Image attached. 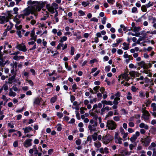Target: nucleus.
Masks as SVG:
<instances>
[{"label": "nucleus", "instance_id": "nucleus-1", "mask_svg": "<svg viewBox=\"0 0 156 156\" xmlns=\"http://www.w3.org/2000/svg\"><path fill=\"white\" fill-rule=\"evenodd\" d=\"M27 3L28 5H30L29 6L30 7V8L33 13L35 12L40 11L41 8L44 5V3L43 2L39 4L37 1L32 2L31 0L28 1Z\"/></svg>", "mask_w": 156, "mask_h": 156}, {"label": "nucleus", "instance_id": "nucleus-2", "mask_svg": "<svg viewBox=\"0 0 156 156\" xmlns=\"http://www.w3.org/2000/svg\"><path fill=\"white\" fill-rule=\"evenodd\" d=\"M98 116H95L93 119H90L89 121V124L88 128L90 133L95 132L97 131V127L98 126L97 119Z\"/></svg>", "mask_w": 156, "mask_h": 156}, {"label": "nucleus", "instance_id": "nucleus-3", "mask_svg": "<svg viewBox=\"0 0 156 156\" xmlns=\"http://www.w3.org/2000/svg\"><path fill=\"white\" fill-rule=\"evenodd\" d=\"M113 139V137L112 136L109 134H107L102 136V142L104 144H107L112 140Z\"/></svg>", "mask_w": 156, "mask_h": 156}, {"label": "nucleus", "instance_id": "nucleus-4", "mask_svg": "<svg viewBox=\"0 0 156 156\" xmlns=\"http://www.w3.org/2000/svg\"><path fill=\"white\" fill-rule=\"evenodd\" d=\"M30 8L28 6L27 8L25 9L23 11V13L19 15V18L22 17L23 19H24L25 16H28L30 13L33 14V13Z\"/></svg>", "mask_w": 156, "mask_h": 156}, {"label": "nucleus", "instance_id": "nucleus-5", "mask_svg": "<svg viewBox=\"0 0 156 156\" xmlns=\"http://www.w3.org/2000/svg\"><path fill=\"white\" fill-rule=\"evenodd\" d=\"M116 126V123L113 120H108L107 122L106 126L108 129H115Z\"/></svg>", "mask_w": 156, "mask_h": 156}, {"label": "nucleus", "instance_id": "nucleus-6", "mask_svg": "<svg viewBox=\"0 0 156 156\" xmlns=\"http://www.w3.org/2000/svg\"><path fill=\"white\" fill-rule=\"evenodd\" d=\"M114 140L115 142L117 144H121L122 143V139L120 137L119 135V133L117 132L115 133Z\"/></svg>", "mask_w": 156, "mask_h": 156}, {"label": "nucleus", "instance_id": "nucleus-7", "mask_svg": "<svg viewBox=\"0 0 156 156\" xmlns=\"http://www.w3.org/2000/svg\"><path fill=\"white\" fill-rule=\"evenodd\" d=\"M151 140V137L150 136H147L146 137L144 138L141 141L142 143L144 144L145 146H147L149 144Z\"/></svg>", "mask_w": 156, "mask_h": 156}, {"label": "nucleus", "instance_id": "nucleus-8", "mask_svg": "<svg viewBox=\"0 0 156 156\" xmlns=\"http://www.w3.org/2000/svg\"><path fill=\"white\" fill-rule=\"evenodd\" d=\"M16 48L19 50L23 52H25L27 51L26 46L23 44H18L16 47Z\"/></svg>", "mask_w": 156, "mask_h": 156}, {"label": "nucleus", "instance_id": "nucleus-9", "mask_svg": "<svg viewBox=\"0 0 156 156\" xmlns=\"http://www.w3.org/2000/svg\"><path fill=\"white\" fill-rule=\"evenodd\" d=\"M142 112L143 113V117L145 120H147L149 119L150 114L146 110L144 109L142 110Z\"/></svg>", "mask_w": 156, "mask_h": 156}, {"label": "nucleus", "instance_id": "nucleus-10", "mask_svg": "<svg viewBox=\"0 0 156 156\" xmlns=\"http://www.w3.org/2000/svg\"><path fill=\"white\" fill-rule=\"evenodd\" d=\"M32 141V140L31 139H28L26 140L23 143L24 147L27 148L31 146L32 145L31 143Z\"/></svg>", "mask_w": 156, "mask_h": 156}, {"label": "nucleus", "instance_id": "nucleus-11", "mask_svg": "<svg viewBox=\"0 0 156 156\" xmlns=\"http://www.w3.org/2000/svg\"><path fill=\"white\" fill-rule=\"evenodd\" d=\"M140 132L139 131H136L135 134H133L130 138L131 141L132 143L134 142L137 139V137L140 136Z\"/></svg>", "mask_w": 156, "mask_h": 156}, {"label": "nucleus", "instance_id": "nucleus-12", "mask_svg": "<svg viewBox=\"0 0 156 156\" xmlns=\"http://www.w3.org/2000/svg\"><path fill=\"white\" fill-rule=\"evenodd\" d=\"M9 18L8 16H0V23L2 24L5 22H7L9 21Z\"/></svg>", "mask_w": 156, "mask_h": 156}, {"label": "nucleus", "instance_id": "nucleus-13", "mask_svg": "<svg viewBox=\"0 0 156 156\" xmlns=\"http://www.w3.org/2000/svg\"><path fill=\"white\" fill-rule=\"evenodd\" d=\"M30 36L31 38L30 40L31 41H36L37 38V35H35L34 31L32 30L30 33Z\"/></svg>", "mask_w": 156, "mask_h": 156}, {"label": "nucleus", "instance_id": "nucleus-14", "mask_svg": "<svg viewBox=\"0 0 156 156\" xmlns=\"http://www.w3.org/2000/svg\"><path fill=\"white\" fill-rule=\"evenodd\" d=\"M46 8L48 9V11L51 13L53 14L55 12L54 11V8L52 6H51L49 4L47 5Z\"/></svg>", "mask_w": 156, "mask_h": 156}, {"label": "nucleus", "instance_id": "nucleus-15", "mask_svg": "<svg viewBox=\"0 0 156 156\" xmlns=\"http://www.w3.org/2000/svg\"><path fill=\"white\" fill-rule=\"evenodd\" d=\"M120 76L123 78L126 81H128L130 78L129 77V74L127 73H125L124 74H121Z\"/></svg>", "mask_w": 156, "mask_h": 156}, {"label": "nucleus", "instance_id": "nucleus-16", "mask_svg": "<svg viewBox=\"0 0 156 156\" xmlns=\"http://www.w3.org/2000/svg\"><path fill=\"white\" fill-rule=\"evenodd\" d=\"M98 120L100 127L101 129L104 128L105 127V125L104 123L102 122V119L101 117L98 116Z\"/></svg>", "mask_w": 156, "mask_h": 156}, {"label": "nucleus", "instance_id": "nucleus-17", "mask_svg": "<svg viewBox=\"0 0 156 156\" xmlns=\"http://www.w3.org/2000/svg\"><path fill=\"white\" fill-rule=\"evenodd\" d=\"M23 129L24 130V133H26L29 132L31 131H32L33 130V129L30 127L28 126L26 127L25 128H23Z\"/></svg>", "mask_w": 156, "mask_h": 156}, {"label": "nucleus", "instance_id": "nucleus-18", "mask_svg": "<svg viewBox=\"0 0 156 156\" xmlns=\"http://www.w3.org/2000/svg\"><path fill=\"white\" fill-rule=\"evenodd\" d=\"M16 76L15 75H13L12 77H9L8 79V81H5V83H7L8 84H12L13 82V80L15 78Z\"/></svg>", "mask_w": 156, "mask_h": 156}, {"label": "nucleus", "instance_id": "nucleus-19", "mask_svg": "<svg viewBox=\"0 0 156 156\" xmlns=\"http://www.w3.org/2000/svg\"><path fill=\"white\" fill-rule=\"evenodd\" d=\"M5 46H4V50L3 51L4 52H3L2 51V49L3 48L2 46H1L0 47V59H1L4 53H6L7 52L6 50H5Z\"/></svg>", "mask_w": 156, "mask_h": 156}, {"label": "nucleus", "instance_id": "nucleus-20", "mask_svg": "<svg viewBox=\"0 0 156 156\" xmlns=\"http://www.w3.org/2000/svg\"><path fill=\"white\" fill-rule=\"evenodd\" d=\"M101 102L104 105H113L112 102L111 101H106V100H103L101 101Z\"/></svg>", "mask_w": 156, "mask_h": 156}, {"label": "nucleus", "instance_id": "nucleus-21", "mask_svg": "<svg viewBox=\"0 0 156 156\" xmlns=\"http://www.w3.org/2000/svg\"><path fill=\"white\" fill-rule=\"evenodd\" d=\"M95 147L98 148H100L101 146V143L99 141H97L94 143Z\"/></svg>", "mask_w": 156, "mask_h": 156}, {"label": "nucleus", "instance_id": "nucleus-22", "mask_svg": "<svg viewBox=\"0 0 156 156\" xmlns=\"http://www.w3.org/2000/svg\"><path fill=\"white\" fill-rule=\"evenodd\" d=\"M139 127L140 128H144L145 129L147 130L149 129V126H148L145 124L144 123H141L139 125Z\"/></svg>", "mask_w": 156, "mask_h": 156}, {"label": "nucleus", "instance_id": "nucleus-23", "mask_svg": "<svg viewBox=\"0 0 156 156\" xmlns=\"http://www.w3.org/2000/svg\"><path fill=\"white\" fill-rule=\"evenodd\" d=\"M137 64L139 66L142 68H143L144 69H145V68H146V65L145 64V62L143 61H142L140 62H138Z\"/></svg>", "mask_w": 156, "mask_h": 156}, {"label": "nucleus", "instance_id": "nucleus-24", "mask_svg": "<svg viewBox=\"0 0 156 156\" xmlns=\"http://www.w3.org/2000/svg\"><path fill=\"white\" fill-rule=\"evenodd\" d=\"M9 90V96L14 97L16 95V93L15 92L13 91L12 90V89H10Z\"/></svg>", "mask_w": 156, "mask_h": 156}, {"label": "nucleus", "instance_id": "nucleus-25", "mask_svg": "<svg viewBox=\"0 0 156 156\" xmlns=\"http://www.w3.org/2000/svg\"><path fill=\"white\" fill-rule=\"evenodd\" d=\"M129 75L133 77H134L135 76H138V73L135 71H132L129 72Z\"/></svg>", "mask_w": 156, "mask_h": 156}, {"label": "nucleus", "instance_id": "nucleus-26", "mask_svg": "<svg viewBox=\"0 0 156 156\" xmlns=\"http://www.w3.org/2000/svg\"><path fill=\"white\" fill-rule=\"evenodd\" d=\"M24 58V56H18L15 55L13 57V59L15 60H18L20 59H23Z\"/></svg>", "mask_w": 156, "mask_h": 156}, {"label": "nucleus", "instance_id": "nucleus-27", "mask_svg": "<svg viewBox=\"0 0 156 156\" xmlns=\"http://www.w3.org/2000/svg\"><path fill=\"white\" fill-rule=\"evenodd\" d=\"M98 133L95 132L94 134L92 135L91 136L94 141H96L97 140Z\"/></svg>", "mask_w": 156, "mask_h": 156}, {"label": "nucleus", "instance_id": "nucleus-28", "mask_svg": "<svg viewBox=\"0 0 156 156\" xmlns=\"http://www.w3.org/2000/svg\"><path fill=\"white\" fill-rule=\"evenodd\" d=\"M8 84V83H5L3 85L2 87L3 90V89L5 91H6L8 90L9 87L7 85Z\"/></svg>", "mask_w": 156, "mask_h": 156}, {"label": "nucleus", "instance_id": "nucleus-29", "mask_svg": "<svg viewBox=\"0 0 156 156\" xmlns=\"http://www.w3.org/2000/svg\"><path fill=\"white\" fill-rule=\"evenodd\" d=\"M123 45L124 47L123 48V49L125 50H127L129 49V44H126L124 42L123 43Z\"/></svg>", "mask_w": 156, "mask_h": 156}, {"label": "nucleus", "instance_id": "nucleus-30", "mask_svg": "<svg viewBox=\"0 0 156 156\" xmlns=\"http://www.w3.org/2000/svg\"><path fill=\"white\" fill-rule=\"evenodd\" d=\"M57 99V96L56 95L51 98L50 100L51 103H53L55 102Z\"/></svg>", "mask_w": 156, "mask_h": 156}, {"label": "nucleus", "instance_id": "nucleus-31", "mask_svg": "<svg viewBox=\"0 0 156 156\" xmlns=\"http://www.w3.org/2000/svg\"><path fill=\"white\" fill-rule=\"evenodd\" d=\"M141 11L144 12H145L147 11V8L145 5H143L141 7Z\"/></svg>", "mask_w": 156, "mask_h": 156}, {"label": "nucleus", "instance_id": "nucleus-32", "mask_svg": "<svg viewBox=\"0 0 156 156\" xmlns=\"http://www.w3.org/2000/svg\"><path fill=\"white\" fill-rule=\"evenodd\" d=\"M87 108L84 107H82L80 108V113L81 114H83L85 113L84 111H87Z\"/></svg>", "mask_w": 156, "mask_h": 156}, {"label": "nucleus", "instance_id": "nucleus-33", "mask_svg": "<svg viewBox=\"0 0 156 156\" xmlns=\"http://www.w3.org/2000/svg\"><path fill=\"white\" fill-rule=\"evenodd\" d=\"M140 29V27H134L133 29V31L136 33H139L138 32L139 31Z\"/></svg>", "mask_w": 156, "mask_h": 156}, {"label": "nucleus", "instance_id": "nucleus-34", "mask_svg": "<svg viewBox=\"0 0 156 156\" xmlns=\"http://www.w3.org/2000/svg\"><path fill=\"white\" fill-rule=\"evenodd\" d=\"M40 102V100L39 98H37L35 99L34 101V104L38 105Z\"/></svg>", "mask_w": 156, "mask_h": 156}, {"label": "nucleus", "instance_id": "nucleus-35", "mask_svg": "<svg viewBox=\"0 0 156 156\" xmlns=\"http://www.w3.org/2000/svg\"><path fill=\"white\" fill-rule=\"evenodd\" d=\"M151 107L152 108L153 111H156V104L155 103H152Z\"/></svg>", "mask_w": 156, "mask_h": 156}, {"label": "nucleus", "instance_id": "nucleus-36", "mask_svg": "<svg viewBox=\"0 0 156 156\" xmlns=\"http://www.w3.org/2000/svg\"><path fill=\"white\" fill-rule=\"evenodd\" d=\"M67 37L66 36H63L61 37V39L60 40V42L61 43L63 42L64 41H66L67 40Z\"/></svg>", "mask_w": 156, "mask_h": 156}, {"label": "nucleus", "instance_id": "nucleus-37", "mask_svg": "<svg viewBox=\"0 0 156 156\" xmlns=\"http://www.w3.org/2000/svg\"><path fill=\"white\" fill-rule=\"evenodd\" d=\"M128 34L129 35H131L133 36H135L136 37H138L140 35V34L139 33H135L134 34L130 32H129L128 33Z\"/></svg>", "mask_w": 156, "mask_h": 156}, {"label": "nucleus", "instance_id": "nucleus-38", "mask_svg": "<svg viewBox=\"0 0 156 156\" xmlns=\"http://www.w3.org/2000/svg\"><path fill=\"white\" fill-rule=\"evenodd\" d=\"M131 11L133 13H136L138 12L137 9L135 7H134L132 9Z\"/></svg>", "mask_w": 156, "mask_h": 156}, {"label": "nucleus", "instance_id": "nucleus-39", "mask_svg": "<svg viewBox=\"0 0 156 156\" xmlns=\"http://www.w3.org/2000/svg\"><path fill=\"white\" fill-rule=\"evenodd\" d=\"M13 27V24L11 23L10 22V25H8L7 27V29H6V30L7 31H9V30H10Z\"/></svg>", "mask_w": 156, "mask_h": 156}, {"label": "nucleus", "instance_id": "nucleus-40", "mask_svg": "<svg viewBox=\"0 0 156 156\" xmlns=\"http://www.w3.org/2000/svg\"><path fill=\"white\" fill-rule=\"evenodd\" d=\"M75 51V48L73 46H72L71 47L70 50V55H73L74 54Z\"/></svg>", "mask_w": 156, "mask_h": 156}, {"label": "nucleus", "instance_id": "nucleus-41", "mask_svg": "<svg viewBox=\"0 0 156 156\" xmlns=\"http://www.w3.org/2000/svg\"><path fill=\"white\" fill-rule=\"evenodd\" d=\"M126 98L128 100H130L132 99V97L131 95V94L130 93V92H129L127 93Z\"/></svg>", "mask_w": 156, "mask_h": 156}, {"label": "nucleus", "instance_id": "nucleus-42", "mask_svg": "<svg viewBox=\"0 0 156 156\" xmlns=\"http://www.w3.org/2000/svg\"><path fill=\"white\" fill-rule=\"evenodd\" d=\"M100 88L99 86H97L94 87L93 90L95 92V93H96L98 91Z\"/></svg>", "mask_w": 156, "mask_h": 156}, {"label": "nucleus", "instance_id": "nucleus-43", "mask_svg": "<svg viewBox=\"0 0 156 156\" xmlns=\"http://www.w3.org/2000/svg\"><path fill=\"white\" fill-rule=\"evenodd\" d=\"M57 115L58 117L60 119L63 116V114L61 112H57Z\"/></svg>", "mask_w": 156, "mask_h": 156}, {"label": "nucleus", "instance_id": "nucleus-44", "mask_svg": "<svg viewBox=\"0 0 156 156\" xmlns=\"http://www.w3.org/2000/svg\"><path fill=\"white\" fill-rule=\"evenodd\" d=\"M72 89L73 92H75L76 90L77 89V86L76 84H74L72 87Z\"/></svg>", "mask_w": 156, "mask_h": 156}, {"label": "nucleus", "instance_id": "nucleus-45", "mask_svg": "<svg viewBox=\"0 0 156 156\" xmlns=\"http://www.w3.org/2000/svg\"><path fill=\"white\" fill-rule=\"evenodd\" d=\"M111 69V66H108L105 67V71L108 72Z\"/></svg>", "mask_w": 156, "mask_h": 156}, {"label": "nucleus", "instance_id": "nucleus-46", "mask_svg": "<svg viewBox=\"0 0 156 156\" xmlns=\"http://www.w3.org/2000/svg\"><path fill=\"white\" fill-rule=\"evenodd\" d=\"M81 143V140L80 139H78L76 140V144L77 145H80Z\"/></svg>", "mask_w": 156, "mask_h": 156}, {"label": "nucleus", "instance_id": "nucleus-47", "mask_svg": "<svg viewBox=\"0 0 156 156\" xmlns=\"http://www.w3.org/2000/svg\"><path fill=\"white\" fill-rule=\"evenodd\" d=\"M138 90V88H136L134 86H132L131 87V90L133 92H136Z\"/></svg>", "mask_w": 156, "mask_h": 156}, {"label": "nucleus", "instance_id": "nucleus-48", "mask_svg": "<svg viewBox=\"0 0 156 156\" xmlns=\"http://www.w3.org/2000/svg\"><path fill=\"white\" fill-rule=\"evenodd\" d=\"M107 20V18L106 17H104L101 20V22L103 24H105L106 23V21Z\"/></svg>", "mask_w": 156, "mask_h": 156}, {"label": "nucleus", "instance_id": "nucleus-49", "mask_svg": "<svg viewBox=\"0 0 156 156\" xmlns=\"http://www.w3.org/2000/svg\"><path fill=\"white\" fill-rule=\"evenodd\" d=\"M26 80L27 81V82L31 86H33L34 85L33 82L31 80H28L27 79Z\"/></svg>", "mask_w": 156, "mask_h": 156}, {"label": "nucleus", "instance_id": "nucleus-50", "mask_svg": "<svg viewBox=\"0 0 156 156\" xmlns=\"http://www.w3.org/2000/svg\"><path fill=\"white\" fill-rule=\"evenodd\" d=\"M128 134V133H126L124 134H123V136H122V137L124 139V140H126V138Z\"/></svg>", "mask_w": 156, "mask_h": 156}, {"label": "nucleus", "instance_id": "nucleus-51", "mask_svg": "<svg viewBox=\"0 0 156 156\" xmlns=\"http://www.w3.org/2000/svg\"><path fill=\"white\" fill-rule=\"evenodd\" d=\"M128 124L129 127H133L135 126L134 123L132 122H130Z\"/></svg>", "mask_w": 156, "mask_h": 156}, {"label": "nucleus", "instance_id": "nucleus-52", "mask_svg": "<svg viewBox=\"0 0 156 156\" xmlns=\"http://www.w3.org/2000/svg\"><path fill=\"white\" fill-rule=\"evenodd\" d=\"M113 119L116 121H118L120 120V117L118 116L114 117Z\"/></svg>", "mask_w": 156, "mask_h": 156}, {"label": "nucleus", "instance_id": "nucleus-53", "mask_svg": "<svg viewBox=\"0 0 156 156\" xmlns=\"http://www.w3.org/2000/svg\"><path fill=\"white\" fill-rule=\"evenodd\" d=\"M114 114V112L112 111H109L108 112L107 116H112Z\"/></svg>", "mask_w": 156, "mask_h": 156}, {"label": "nucleus", "instance_id": "nucleus-54", "mask_svg": "<svg viewBox=\"0 0 156 156\" xmlns=\"http://www.w3.org/2000/svg\"><path fill=\"white\" fill-rule=\"evenodd\" d=\"M10 89H12V90H13L15 91H17L18 90V88L15 86H13L12 88Z\"/></svg>", "mask_w": 156, "mask_h": 156}, {"label": "nucleus", "instance_id": "nucleus-55", "mask_svg": "<svg viewBox=\"0 0 156 156\" xmlns=\"http://www.w3.org/2000/svg\"><path fill=\"white\" fill-rule=\"evenodd\" d=\"M108 153H109V151L108 150V148L107 147H105L104 148V154L105 153L106 154H107Z\"/></svg>", "mask_w": 156, "mask_h": 156}, {"label": "nucleus", "instance_id": "nucleus-56", "mask_svg": "<svg viewBox=\"0 0 156 156\" xmlns=\"http://www.w3.org/2000/svg\"><path fill=\"white\" fill-rule=\"evenodd\" d=\"M78 12L80 14V16H83L85 14L84 12L82 10H79Z\"/></svg>", "mask_w": 156, "mask_h": 156}, {"label": "nucleus", "instance_id": "nucleus-57", "mask_svg": "<svg viewBox=\"0 0 156 156\" xmlns=\"http://www.w3.org/2000/svg\"><path fill=\"white\" fill-rule=\"evenodd\" d=\"M80 55L79 54H77L74 58V59L76 60H77L80 57Z\"/></svg>", "mask_w": 156, "mask_h": 156}, {"label": "nucleus", "instance_id": "nucleus-58", "mask_svg": "<svg viewBox=\"0 0 156 156\" xmlns=\"http://www.w3.org/2000/svg\"><path fill=\"white\" fill-rule=\"evenodd\" d=\"M90 21H94L97 22H98V20L96 17H93L91 19Z\"/></svg>", "mask_w": 156, "mask_h": 156}, {"label": "nucleus", "instance_id": "nucleus-59", "mask_svg": "<svg viewBox=\"0 0 156 156\" xmlns=\"http://www.w3.org/2000/svg\"><path fill=\"white\" fill-rule=\"evenodd\" d=\"M115 97H120L121 96L120 93L119 91H118L116 94H114Z\"/></svg>", "mask_w": 156, "mask_h": 156}, {"label": "nucleus", "instance_id": "nucleus-60", "mask_svg": "<svg viewBox=\"0 0 156 156\" xmlns=\"http://www.w3.org/2000/svg\"><path fill=\"white\" fill-rule=\"evenodd\" d=\"M139 96L141 98H144V93L142 91L139 92Z\"/></svg>", "mask_w": 156, "mask_h": 156}, {"label": "nucleus", "instance_id": "nucleus-61", "mask_svg": "<svg viewBox=\"0 0 156 156\" xmlns=\"http://www.w3.org/2000/svg\"><path fill=\"white\" fill-rule=\"evenodd\" d=\"M152 5H153L152 4H151V3L150 2H149L148 4H147L145 5L147 8H148L152 6Z\"/></svg>", "mask_w": 156, "mask_h": 156}, {"label": "nucleus", "instance_id": "nucleus-62", "mask_svg": "<svg viewBox=\"0 0 156 156\" xmlns=\"http://www.w3.org/2000/svg\"><path fill=\"white\" fill-rule=\"evenodd\" d=\"M99 151L102 154H104V148L103 147L100 148L99 149Z\"/></svg>", "mask_w": 156, "mask_h": 156}, {"label": "nucleus", "instance_id": "nucleus-63", "mask_svg": "<svg viewBox=\"0 0 156 156\" xmlns=\"http://www.w3.org/2000/svg\"><path fill=\"white\" fill-rule=\"evenodd\" d=\"M15 27L17 29L19 30L21 29V28H22V25H20L19 26H18L17 25H15Z\"/></svg>", "mask_w": 156, "mask_h": 156}, {"label": "nucleus", "instance_id": "nucleus-64", "mask_svg": "<svg viewBox=\"0 0 156 156\" xmlns=\"http://www.w3.org/2000/svg\"><path fill=\"white\" fill-rule=\"evenodd\" d=\"M75 98L74 96L73 95H71L70 97V100L72 102H73V101L75 100Z\"/></svg>", "mask_w": 156, "mask_h": 156}]
</instances>
